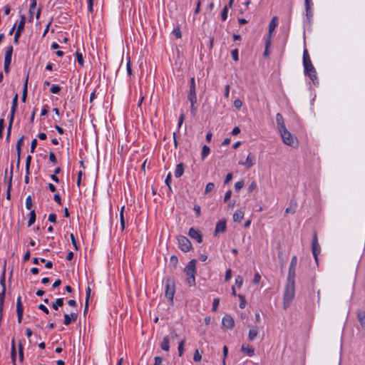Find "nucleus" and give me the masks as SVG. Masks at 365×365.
<instances>
[{
  "mask_svg": "<svg viewBox=\"0 0 365 365\" xmlns=\"http://www.w3.org/2000/svg\"><path fill=\"white\" fill-rule=\"evenodd\" d=\"M201 359H202L201 354H200L198 349H196L194 353L193 360L195 361H200L201 360Z\"/></svg>",
  "mask_w": 365,
  "mask_h": 365,
  "instance_id": "nucleus-52",
  "label": "nucleus"
},
{
  "mask_svg": "<svg viewBox=\"0 0 365 365\" xmlns=\"http://www.w3.org/2000/svg\"><path fill=\"white\" fill-rule=\"evenodd\" d=\"M16 313L18 322L20 324L22 321L24 314V307L21 302V296H19L16 300Z\"/></svg>",
  "mask_w": 365,
  "mask_h": 365,
  "instance_id": "nucleus-10",
  "label": "nucleus"
},
{
  "mask_svg": "<svg viewBox=\"0 0 365 365\" xmlns=\"http://www.w3.org/2000/svg\"><path fill=\"white\" fill-rule=\"evenodd\" d=\"M188 235L191 238L196 240L198 243L202 242V236L200 231L198 230H196L194 227H191L189 230Z\"/></svg>",
  "mask_w": 365,
  "mask_h": 365,
  "instance_id": "nucleus-11",
  "label": "nucleus"
},
{
  "mask_svg": "<svg viewBox=\"0 0 365 365\" xmlns=\"http://www.w3.org/2000/svg\"><path fill=\"white\" fill-rule=\"evenodd\" d=\"M63 305V299L58 298L55 302L52 303V308L55 310H58V307H62Z\"/></svg>",
  "mask_w": 365,
  "mask_h": 365,
  "instance_id": "nucleus-32",
  "label": "nucleus"
},
{
  "mask_svg": "<svg viewBox=\"0 0 365 365\" xmlns=\"http://www.w3.org/2000/svg\"><path fill=\"white\" fill-rule=\"evenodd\" d=\"M243 284V279L242 277L240 276H237L236 278H235V284L239 287L240 288L242 287Z\"/></svg>",
  "mask_w": 365,
  "mask_h": 365,
  "instance_id": "nucleus-53",
  "label": "nucleus"
},
{
  "mask_svg": "<svg viewBox=\"0 0 365 365\" xmlns=\"http://www.w3.org/2000/svg\"><path fill=\"white\" fill-rule=\"evenodd\" d=\"M231 55L235 61H237L239 60L238 50L237 48L231 51Z\"/></svg>",
  "mask_w": 365,
  "mask_h": 365,
  "instance_id": "nucleus-51",
  "label": "nucleus"
},
{
  "mask_svg": "<svg viewBox=\"0 0 365 365\" xmlns=\"http://www.w3.org/2000/svg\"><path fill=\"white\" fill-rule=\"evenodd\" d=\"M271 43H272V41L271 39H266V41H265V48H264V53H263V56L264 58H267L269 56V48L271 46Z\"/></svg>",
  "mask_w": 365,
  "mask_h": 365,
  "instance_id": "nucleus-31",
  "label": "nucleus"
},
{
  "mask_svg": "<svg viewBox=\"0 0 365 365\" xmlns=\"http://www.w3.org/2000/svg\"><path fill=\"white\" fill-rule=\"evenodd\" d=\"M220 299L216 298L213 299L212 310L215 312L219 306Z\"/></svg>",
  "mask_w": 365,
  "mask_h": 365,
  "instance_id": "nucleus-54",
  "label": "nucleus"
},
{
  "mask_svg": "<svg viewBox=\"0 0 365 365\" xmlns=\"http://www.w3.org/2000/svg\"><path fill=\"white\" fill-rule=\"evenodd\" d=\"M24 136L22 135L16 143V153H17V163H16V167L19 168L21 162V146L24 143Z\"/></svg>",
  "mask_w": 365,
  "mask_h": 365,
  "instance_id": "nucleus-12",
  "label": "nucleus"
},
{
  "mask_svg": "<svg viewBox=\"0 0 365 365\" xmlns=\"http://www.w3.org/2000/svg\"><path fill=\"white\" fill-rule=\"evenodd\" d=\"M175 292V283L174 282L168 278L166 279V284H165V297L170 300L173 301V297Z\"/></svg>",
  "mask_w": 365,
  "mask_h": 365,
  "instance_id": "nucleus-4",
  "label": "nucleus"
},
{
  "mask_svg": "<svg viewBox=\"0 0 365 365\" xmlns=\"http://www.w3.org/2000/svg\"><path fill=\"white\" fill-rule=\"evenodd\" d=\"M13 169H14V167H13V165H11V170H10V175L9 178L8 185H7V189H6V199L7 200H10V197H11V186H12V178H13Z\"/></svg>",
  "mask_w": 365,
  "mask_h": 365,
  "instance_id": "nucleus-18",
  "label": "nucleus"
},
{
  "mask_svg": "<svg viewBox=\"0 0 365 365\" xmlns=\"http://www.w3.org/2000/svg\"><path fill=\"white\" fill-rule=\"evenodd\" d=\"M91 289L90 288V287H88L87 289H86V302H85V308H84V314H86V312H88V305H89V299H90V297H91Z\"/></svg>",
  "mask_w": 365,
  "mask_h": 365,
  "instance_id": "nucleus-30",
  "label": "nucleus"
},
{
  "mask_svg": "<svg viewBox=\"0 0 365 365\" xmlns=\"http://www.w3.org/2000/svg\"><path fill=\"white\" fill-rule=\"evenodd\" d=\"M215 188V184L213 182H209L207 184L205 190V194H207L213 190Z\"/></svg>",
  "mask_w": 365,
  "mask_h": 365,
  "instance_id": "nucleus-42",
  "label": "nucleus"
},
{
  "mask_svg": "<svg viewBox=\"0 0 365 365\" xmlns=\"http://www.w3.org/2000/svg\"><path fill=\"white\" fill-rule=\"evenodd\" d=\"M19 360L21 361H23L24 359V348L21 342L19 343Z\"/></svg>",
  "mask_w": 365,
  "mask_h": 365,
  "instance_id": "nucleus-43",
  "label": "nucleus"
},
{
  "mask_svg": "<svg viewBox=\"0 0 365 365\" xmlns=\"http://www.w3.org/2000/svg\"><path fill=\"white\" fill-rule=\"evenodd\" d=\"M226 220H219L217 224H216V227H215V235H217L218 233H220V232H225V230H226Z\"/></svg>",
  "mask_w": 365,
  "mask_h": 365,
  "instance_id": "nucleus-15",
  "label": "nucleus"
},
{
  "mask_svg": "<svg viewBox=\"0 0 365 365\" xmlns=\"http://www.w3.org/2000/svg\"><path fill=\"white\" fill-rule=\"evenodd\" d=\"M244 186V182L242 180L238 181L235 184V190L239 192Z\"/></svg>",
  "mask_w": 365,
  "mask_h": 365,
  "instance_id": "nucleus-50",
  "label": "nucleus"
},
{
  "mask_svg": "<svg viewBox=\"0 0 365 365\" xmlns=\"http://www.w3.org/2000/svg\"><path fill=\"white\" fill-rule=\"evenodd\" d=\"M171 181H172V175H171V173H169L165 178V183L166 184V185L168 187V189H169V191L171 192L172 191V189H171Z\"/></svg>",
  "mask_w": 365,
  "mask_h": 365,
  "instance_id": "nucleus-39",
  "label": "nucleus"
},
{
  "mask_svg": "<svg viewBox=\"0 0 365 365\" xmlns=\"http://www.w3.org/2000/svg\"><path fill=\"white\" fill-rule=\"evenodd\" d=\"M222 325L230 329H232L235 327L234 319L230 315H225L222 318Z\"/></svg>",
  "mask_w": 365,
  "mask_h": 365,
  "instance_id": "nucleus-13",
  "label": "nucleus"
},
{
  "mask_svg": "<svg viewBox=\"0 0 365 365\" xmlns=\"http://www.w3.org/2000/svg\"><path fill=\"white\" fill-rule=\"evenodd\" d=\"M38 308L43 311L45 314H48L49 313L48 309L43 304H41L38 306Z\"/></svg>",
  "mask_w": 365,
  "mask_h": 365,
  "instance_id": "nucleus-60",
  "label": "nucleus"
},
{
  "mask_svg": "<svg viewBox=\"0 0 365 365\" xmlns=\"http://www.w3.org/2000/svg\"><path fill=\"white\" fill-rule=\"evenodd\" d=\"M190 111L191 113L195 115L197 112V108L195 106V104L197 103V98H195V101H190Z\"/></svg>",
  "mask_w": 365,
  "mask_h": 365,
  "instance_id": "nucleus-45",
  "label": "nucleus"
},
{
  "mask_svg": "<svg viewBox=\"0 0 365 365\" xmlns=\"http://www.w3.org/2000/svg\"><path fill=\"white\" fill-rule=\"evenodd\" d=\"M185 343V339L181 340L180 342L179 343L178 349V354H179L180 356H181L183 354V353H184V351H185V349H184Z\"/></svg>",
  "mask_w": 365,
  "mask_h": 365,
  "instance_id": "nucleus-38",
  "label": "nucleus"
},
{
  "mask_svg": "<svg viewBox=\"0 0 365 365\" xmlns=\"http://www.w3.org/2000/svg\"><path fill=\"white\" fill-rule=\"evenodd\" d=\"M49 160L53 164L57 163L56 157L53 152L49 153Z\"/></svg>",
  "mask_w": 365,
  "mask_h": 365,
  "instance_id": "nucleus-57",
  "label": "nucleus"
},
{
  "mask_svg": "<svg viewBox=\"0 0 365 365\" xmlns=\"http://www.w3.org/2000/svg\"><path fill=\"white\" fill-rule=\"evenodd\" d=\"M28 81H29V73H27V75L26 76V78H25V81H24V83L23 91H22L21 101L23 102H26V97H27V93H28Z\"/></svg>",
  "mask_w": 365,
  "mask_h": 365,
  "instance_id": "nucleus-20",
  "label": "nucleus"
},
{
  "mask_svg": "<svg viewBox=\"0 0 365 365\" xmlns=\"http://www.w3.org/2000/svg\"><path fill=\"white\" fill-rule=\"evenodd\" d=\"M76 60H77L78 63L81 66H83L84 61H83V58L82 53H79L78 51H76Z\"/></svg>",
  "mask_w": 365,
  "mask_h": 365,
  "instance_id": "nucleus-41",
  "label": "nucleus"
},
{
  "mask_svg": "<svg viewBox=\"0 0 365 365\" xmlns=\"http://www.w3.org/2000/svg\"><path fill=\"white\" fill-rule=\"evenodd\" d=\"M278 24V18L277 16H274L269 24V33L267 35V39L272 38V32L275 30L276 27Z\"/></svg>",
  "mask_w": 365,
  "mask_h": 365,
  "instance_id": "nucleus-14",
  "label": "nucleus"
},
{
  "mask_svg": "<svg viewBox=\"0 0 365 365\" xmlns=\"http://www.w3.org/2000/svg\"><path fill=\"white\" fill-rule=\"evenodd\" d=\"M184 173V164L179 163L177 165L175 170V177L178 178H180Z\"/></svg>",
  "mask_w": 365,
  "mask_h": 365,
  "instance_id": "nucleus-25",
  "label": "nucleus"
},
{
  "mask_svg": "<svg viewBox=\"0 0 365 365\" xmlns=\"http://www.w3.org/2000/svg\"><path fill=\"white\" fill-rule=\"evenodd\" d=\"M36 6V0H31L30 7H29V21H31L33 19L34 10Z\"/></svg>",
  "mask_w": 365,
  "mask_h": 365,
  "instance_id": "nucleus-34",
  "label": "nucleus"
},
{
  "mask_svg": "<svg viewBox=\"0 0 365 365\" xmlns=\"http://www.w3.org/2000/svg\"><path fill=\"white\" fill-rule=\"evenodd\" d=\"M228 354V348L227 346H224L223 347V361L222 364L225 365V358L227 357Z\"/></svg>",
  "mask_w": 365,
  "mask_h": 365,
  "instance_id": "nucleus-58",
  "label": "nucleus"
},
{
  "mask_svg": "<svg viewBox=\"0 0 365 365\" xmlns=\"http://www.w3.org/2000/svg\"><path fill=\"white\" fill-rule=\"evenodd\" d=\"M72 322L71 318L69 314H64V319H63V324L66 326H68Z\"/></svg>",
  "mask_w": 365,
  "mask_h": 365,
  "instance_id": "nucleus-49",
  "label": "nucleus"
},
{
  "mask_svg": "<svg viewBox=\"0 0 365 365\" xmlns=\"http://www.w3.org/2000/svg\"><path fill=\"white\" fill-rule=\"evenodd\" d=\"M160 348L165 351H168L170 350V338L169 336H165L163 338V341L160 343Z\"/></svg>",
  "mask_w": 365,
  "mask_h": 365,
  "instance_id": "nucleus-24",
  "label": "nucleus"
},
{
  "mask_svg": "<svg viewBox=\"0 0 365 365\" xmlns=\"http://www.w3.org/2000/svg\"><path fill=\"white\" fill-rule=\"evenodd\" d=\"M173 34L177 38H180L182 37V33L180 29L178 26L173 29Z\"/></svg>",
  "mask_w": 365,
  "mask_h": 365,
  "instance_id": "nucleus-47",
  "label": "nucleus"
},
{
  "mask_svg": "<svg viewBox=\"0 0 365 365\" xmlns=\"http://www.w3.org/2000/svg\"><path fill=\"white\" fill-rule=\"evenodd\" d=\"M20 18H21V19L18 24L16 31H18L19 32H22L24 29V26H25L26 18V16L22 14H20Z\"/></svg>",
  "mask_w": 365,
  "mask_h": 365,
  "instance_id": "nucleus-26",
  "label": "nucleus"
},
{
  "mask_svg": "<svg viewBox=\"0 0 365 365\" xmlns=\"http://www.w3.org/2000/svg\"><path fill=\"white\" fill-rule=\"evenodd\" d=\"M178 247L179 248L185 252H187L190 250L192 247V244L190 241L185 236H179L178 237Z\"/></svg>",
  "mask_w": 365,
  "mask_h": 365,
  "instance_id": "nucleus-5",
  "label": "nucleus"
},
{
  "mask_svg": "<svg viewBox=\"0 0 365 365\" xmlns=\"http://www.w3.org/2000/svg\"><path fill=\"white\" fill-rule=\"evenodd\" d=\"M303 66L304 74L310 78L314 84L318 83L316 69L312 63L308 51L306 48L303 51Z\"/></svg>",
  "mask_w": 365,
  "mask_h": 365,
  "instance_id": "nucleus-1",
  "label": "nucleus"
},
{
  "mask_svg": "<svg viewBox=\"0 0 365 365\" xmlns=\"http://www.w3.org/2000/svg\"><path fill=\"white\" fill-rule=\"evenodd\" d=\"M196 260L192 259L186 265L185 272L187 276V283L190 287L195 286Z\"/></svg>",
  "mask_w": 365,
  "mask_h": 365,
  "instance_id": "nucleus-3",
  "label": "nucleus"
},
{
  "mask_svg": "<svg viewBox=\"0 0 365 365\" xmlns=\"http://www.w3.org/2000/svg\"><path fill=\"white\" fill-rule=\"evenodd\" d=\"M233 105L236 108L239 109L242 107V103L240 99H237L234 101Z\"/></svg>",
  "mask_w": 365,
  "mask_h": 365,
  "instance_id": "nucleus-64",
  "label": "nucleus"
},
{
  "mask_svg": "<svg viewBox=\"0 0 365 365\" xmlns=\"http://www.w3.org/2000/svg\"><path fill=\"white\" fill-rule=\"evenodd\" d=\"M241 351L250 356H253L255 354V349L250 345L242 344L241 346Z\"/></svg>",
  "mask_w": 365,
  "mask_h": 365,
  "instance_id": "nucleus-21",
  "label": "nucleus"
},
{
  "mask_svg": "<svg viewBox=\"0 0 365 365\" xmlns=\"http://www.w3.org/2000/svg\"><path fill=\"white\" fill-rule=\"evenodd\" d=\"M37 145V140L36 138L33 139L31 144V153H34L35 150V148Z\"/></svg>",
  "mask_w": 365,
  "mask_h": 365,
  "instance_id": "nucleus-59",
  "label": "nucleus"
},
{
  "mask_svg": "<svg viewBox=\"0 0 365 365\" xmlns=\"http://www.w3.org/2000/svg\"><path fill=\"white\" fill-rule=\"evenodd\" d=\"M279 132L284 143L289 146H293L294 141L292 133L287 128Z\"/></svg>",
  "mask_w": 365,
  "mask_h": 365,
  "instance_id": "nucleus-7",
  "label": "nucleus"
},
{
  "mask_svg": "<svg viewBox=\"0 0 365 365\" xmlns=\"http://www.w3.org/2000/svg\"><path fill=\"white\" fill-rule=\"evenodd\" d=\"M241 165H245L247 168H250L255 164V157L253 154L250 153L245 163H240Z\"/></svg>",
  "mask_w": 365,
  "mask_h": 365,
  "instance_id": "nucleus-16",
  "label": "nucleus"
},
{
  "mask_svg": "<svg viewBox=\"0 0 365 365\" xmlns=\"http://www.w3.org/2000/svg\"><path fill=\"white\" fill-rule=\"evenodd\" d=\"M258 335V329L257 327L250 329L248 334V339L250 341H254Z\"/></svg>",
  "mask_w": 365,
  "mask_h": 365,
  "instance_id": "nucleus-28",
  "label": "nucleus"
},
{
  "mask_svg": "<svg viewBox=\"0 0 365 365\" xmlns=\"http://www.w3.org/2000/svg\"><path fill=\"white\" fill-rule=\"evenodd\" d=\"M35 220H36V213H35V211L34 210H31V212L29 213V221H28V226L29 227L31 226L35 222Z\"/></svg>",
  "mask_w": 365,
  "mask_h": 365,
  "instance_id": "nucleus-36",
  "label": "nucleus"
},
{
  "mask_svg": "<svg viewBox=\"0 0 365 365\" xmlns=\"http://www.w3.org/2000/svg\"><path fill=\"white\" fill-rule=\"evenodd\" d=\"M154 360L155 361L153 365H161L163 362V358L161 356H155Z\"/></svg>",
  "mask_w": 365,
  "mask_h": 365,
  "instance_id": "nucleus-62",
  "label": "nucleus"
},
{
  "mask_svg": "<svg viewBox=\"0 0 365 365\" xmlns=\"http://www.w3.org/2000/svg\"><path fill=\"white\" fill-rule=\"evenodd\" d=\"M70 237H71V242H72V245H73V247H74L76 250H78L79 249V247H78V244H77V242H76V238H75L74 235H73V233H71V234L70 235Z\"/></svg>",
  "mask_w": 365,
  "mask_h": 365,
  "instance_id": "nucleus-48",
  "label": "nucleus"
},
{
  "mask_svg": "<svg viewBox=\"0 0 365 365\" xmlns=\"http://www.w3.org/2000/svg\"><path fill=\"white\" fill-rule=\"evenodd\" d=\"M19 95L16 93L12 100V105L11 108L10 118L14 119L15 113L18 106Z\"/></svg>",
  "mask_w": 365,
  "mask_h": 365,
  "instance_id": "nucleus-17",
  "label": "nucleus"
},
{
  "mask_svg": "<svg viewBox=\"0 0 365 365\" xmlns=\"http://www.w3.org/2000/svg\"><path fill=\"white\" fill-rule=\"evenodd\" d=\"M244 215L245 212L242 209L236 210L233 215L234 222H240L242 220Z\"/></svg>",
  "mask_w": 365,
  "mask_h": 365,
  "instance_id": "nucleus-23",
  "label": "nucleus"
},
{
  "mask_svg": "<svg viewBox=\"0 0 365 365\" xmlns=\"http://www.w3.org/2000/svg\"><path fill=\"white\" fill-rule=\"evenodd\" d=\"M13 53V47L11 46L6 48V51L4 56V63L11 64V56Z\"/></svg>",
  "mask_w": 365,
  "mask_h": 365,
  "instance_id": "nucleus-22",
  "label": "nucleus"
},
{
  "mask_svg": "<svg viewBox=\"0 0 365 365\" xmlns=\"http://www.w3.org/2000/svg\"><path fill=\"white\" fill-rule=\"evenodd\" d=\"M210 149L207 145H203L202 152H201L202 160H205L207 157V155L210 153Z\"/></svg>",
  "mask_w": 365,
  "mask_h": 365,
  "instance_id": "nucleus-35",
  "label": "nucleus"
},
{
  "mask_svg": "<svg viewBox=\"0 0 365 365\" xmlns=\"http://www.w3.org/2000/svg\"><path fill=\"white\" fill-rule=\"evenodd\" d=\"M276 123L279 131L286 129V126L284 121V118L282 115L279 113L276 115Z\"/></svg>",
  "mask_w": 365,
  "mask_h": 365,
  "instance_id": "nucleus-19",
  "label": "nucleus"
},
{
  "mask_svg": "<svg viewBox=\"0 0 365 365\" xmlns=\"http://www.w3.org/2000/svg\"><path fill=\"white\" fill-rule=\"evenodd\" d=\"M232 277V271L230 269H227L225 272V280L229 281Z\"/></svg>",
  "mask_w": 365,
  "mask_h": 365,
  "instance_id": "nucleus-61",
  "label": "nucleus"
},
{
  "mask_svg": "<svg viewBox=\"0 0 365 365\" xmlns=\"http://www.w3.org/2000/svg\"><path fill=\"white\" fill-rule=\"evenodd\" d=\"M295 295V280L287 279L283 297V308L287 309L292 302Z\"/></svg>",
  "mask_w": 365,
  "mask_h": 365,
  "instance_id": "nucleus-2",
  "label": "nucleus"
},
{
  "mask_svg": "<svg viewBox=\"0 0 365 365\" xmlns=\"http://www.w3.org/2000/svg\"><path fill=\"white\" fill-rule=\"evenodd\" d=\"M13 122H14V119L9 118V125H8V128H7V132H6V140H9V138H10V135H11V128H12Z\"/></svg>",
  "mask_w": 365,
  "mask_h": 365,
  "instance_id": "nucleus-40",
  "label": "nucleus"
},
{
  "mask_svg": "<svg viewBox=\"0 0 365 365\" xmlns=\"http://www.w3.org/2000/svg\"><path fill=\"white\" fill-rule=\"evenodd\" d=\"M231 195H232V191L230 190L227 191L225 195V197H224V202H227L230 199Z\"/></svg>",
  "mask_w": 365,
  "mask_h": 365,
  "instance_id": "nucleus-63",
  "label": "nucleus"
},
{
  "mask_svg": "<svg viewBox=\"0 0 365 365\" xmlns=\"http://www.w3.org/2000/svg\"><path fill=\"white\" fill-rule=\"evenodd\" d=\"M297 264V257L296 255H294L292 257L287 279L295 280V276H296L295 270H296Z\"/></svg>",
  "mask_w": 365,
  "mask_h": 365,
  "instance_id": "nucleus-8",
  "label": "nucleus"
},
{
  "mask_svg": "<svg viewBox=\"0 0 365 365\" xmlns=\"http://www.w3.org/2000/svg\"><path fill=\"white\" fill-rule=\"evenodd\" d=\"M11 357L14 365H16V351L14 339L11 341Z\"/></svg>",
  "mask_w": 365,
  "mask_h": 365,
  "instance_id": "nucleus-29",
  "label": "nucleus"
},
{
  "mask_svg": "<svg viewBox=\"0 0 365 365\" xmlns=\"http://www.w3.org/2000/svg\"><path fill=\"white\" fill-rule=\"evenodd\" d=\"M195 98H197L195 91V78L192 77L190 78V90L187 94V99L189 101H195Z\"/></svg>",
  "mask_w": 365,
  "mask_h": 365,
  "instance_id": "nucleus-9",
  "label": "nucleus"
},
{
  "mask_svg": "<svg viewBox=\"0 0 365 365\" xmlns=\"http://www.w3.org/2000/svg\"><path fill=\"white\" fill-rule=\"evenodd\" d=\"M357 319L359 320V322L360 323V325L365 328V312H360L357 314Z\"/></svg>",
  "mask_w": 365,
  "mask_h": 365,
  "instance_id": "nucleus-33",
  "label": "nucleus"
},
{
  "mask_svg": "<svg viewBox=\"0 0 365 365\" xmlns=\"http://www.w3.org/2000/svg\"><path fill=\"white\" fill-rule=\"evenodd\" d=\"M61 91V87L58 85H53L51 88V92L52 93H58Z\"/></svg>",
  "mask_w": 365,
  "mask_h": 365,
  "instance_id": "nucleus-56",
  "label": "nucleus"
},
{
  "mask_svg": "<svg viewBox=\"0 0 365 365\" xmlns=\"http://www.w3.org/2000/svg\"><path fill=\"white\" fill-rule=\"evenodd\" d=\"M6 296V287L2 288V291L0 292V313L3 311L4 303ZM2 314H1L0 320L1 319Z\"/></svg>",
  "mask_w": 365,
  "mask_h": 365,
  "instance_id": "nucleus-27",
  "label": "nucleus"
},
{
  "mask_svg": "<svg viewBox=\"0 0 365 365\" xmlns=\"http://www.w3.org/2000/svg\"><path fill=\"white\" fill-rule=\"evenodd\" d=\"M257 187V183L253 181L250 183V185L247 187V190L249 192H252Z\"/></svg>",
  "mask_w": 365,
  "mask_h": 365,
  "instance_id": "nucleus-55",
  "label": "nucleus"
},
{
  "mask_svg": "<svg viewBox=\"0 0 365 365\" xmlns=\"http://www.w3.org/2000/svg\"><path fill=\"white\" fill-rule=\"evenodd\" d=\"M32 199L31 196L29 195L26 199V207L27 210H30L32 207Z\"/></svg>",
  "mask_w": 365,
  "mask_h": 365,
  "instance_id": "nucleus-44",
  "label": "nucleus"
},
{
  "mask_svg": "<svg viewBox=\"0 0 365 365\" xmlns=\"http://www.w3.org/2000/svg\"><path fill=\"white\" fill-rule=\"evenodd\" d=\"M228 9L227 6H225L222 11L221 18L222 21H225L227 19Z\"/></svg>",
  "mask_w": 365,
  "mask_h": 365,
  "instance_id": "nucleus-46",
  "label": "nucleus"
},
{
  "mask_svg": "<svg viewBox=\"0 0 365 365\" xmlns=\"http://www.w3.org/2000/svg\"><path fill=\"white\" fill-rule=\"evenodd\" d=\"M124 210H125V206H123L121 207L120 212V227H121L122 230H123L125 229V224L124 215H123Z\"/></svg>",
  "mask_w": 365,
  "mask_h": 365,
  "instance_id": "nucleus-37",
  "label": "nucleus"
},
{
  "mask_svg": "<svg viewBox=\"0 0 365 365\" xmlns=\"http://www.w3.org/2000/svg\"><path fill=\"white\" fill-rule=\"evenodd\" d=\"M312 251L313 256L314 257V259L317 263H318V255L320 254L321 248L320 245L318 243L317 236V233L314 232V237L312 242Z\"/></svg>",
  "mask_w": 365,
  "mask_h": 365,
  "instance_id": "nucleus-6",
  "label": "nucleus"
}]
</instances>
